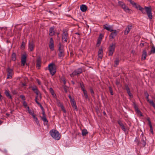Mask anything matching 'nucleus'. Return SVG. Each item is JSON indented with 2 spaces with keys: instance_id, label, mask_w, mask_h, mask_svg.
I'll list each match as a JSON object with an SVG mask.
<instances>
[{
  "instance_id": "nucleus-1",
  "label": "nucleus",
  "mask_w": 155,
  "mask_h": 155,
  "mask_svg": "<svg viewBox=\"0 0 155 155\" xmlns=\"http://www.w3.org/2000/svg\"><path fill=\"white\" fill-rule=\"evenodd\" d=\"M133 6L135 8L137 9L143 13H147L149 18L151 19L152 18V16L151 12V9L150 7H145L144 8H142L140 5L137 4L132 0L130 2Z\"/></svg>"
},
{
  "instance_id": "nucleus-2",
  "label": "nucleus",
  "mask_w": 155,
  "mask_h": 155,
  "mask_svg": "<svg viewBox=\"0 0 155 155\" xmlns=\"http://www.w3.org/2000/svg\"><path fill=\"white\" fill-rule=\"evenodd\" d=\"M50 133L51 137L54 139L57 140L60 139L61 135L57 130H52L50 131Z\"/></svg>"
},
{
  "instance_id": "nucleus-3",
  "label": "nucleus",
  "mask_w": 155,
  "mask_h": 155,
  "mask_svg": "<svg viewBox=\"0 0 155 155\" xmlns=\"http://www.w3.org/2000/svg\"><path fill=\"white\" fill-rule=\"evenodd\" d=\"M50 73L53 76L56 72V68L55 64L53 63L50 64L48 66Z\"/></svg>"
},
{
  "instance_id": "nucleus-4",
  "label": "nucleus",
  "mask_w": 155,
  "mask_h": 155,
  "mask_svg": "<svg viewBox=\"0 0 155 155\" xmlns=\"http://www.w3.org/2000/svg\"><path fill=\"white\" fill-rule=\"evenodd\" d=\"M116 44L115 43H112L110 45L108 48L109 56H112L114 51L115 48L116 47Z\"/></svg>"
},
{
  "instance_id": "nucleus-5",
  "label": "nucleus",
  "mask_w": 155,
  "mask_h": 155,
  "mask_svg": "<svg viewBox=\"0 0 155 155\" xmlns=\"http://www.w3.org/2000/svg\"><path fill=\"white\" fill-rule=\"evenodd\" d=\"M118 4L126 12L130 13V11H131V10L129 9L123 2L120 1H119Z\"/></svg>"
},
{
  "instance_id": "nucleus-6",
  "label": "nucleus",
  "mask_w": 155,
  "mask_h": 155,
  "mask_svg": "<svg viewBox=\"0 0 155 155\" xmlns=\"http://www.w3.org/2000/svg\"><path fill=\"white\" fill-rule=\"evenodd\" d=\"M82 72V69L79 68L77 70H74L73 73L70 74V76L71 77H74V76L78 75L81 74Z\"/></svg>"
},
{
  "instance_id": "nucleus-7",
  "label": "nucleus",
  "mask_w": 155,
  "mask_h": 155,
  "mask_svg": "<svg viewBox=\"0 0 155 155\" xmlns=\"http://www.w3.org/2000/svg\"><path fill=\"white\" fill-rule=\"evenodd\" d=\"M103 28L110 31H113L112 27L108 24H106L103 25Z\"/></svg>"
},
{
  "instance_id": "nucleus-8",
  "label": "nucleus",
  "mask_w": 155,
  "mask_h": 155,
  "mask_svg": "<svg viewBox=\"0 0 155 155\" xmlns=\"http://www.w3.org/2000/svg\"><path fill=\"white\" fill-rule=\"evenodd\" d=\"M54 42L52 38H51L50 39L49 47L51 51L54 50Z\"/></svg>"
},
{
  "instance_id": "nucleus-9",
  "label": "nucleus",
  "mask_w": 155,
  "mask_h": 155,
  "mask_svg": "<svg viewBox=\"0 0 155 155\" xmlns=\"http://www.w3.org/2000/svg\"><path fill=\"white\" fill-rule=\"evenodd\" d=\"M34 44L33 41H29L28 43V48L31 51H32L34 48Z\"/></svg>"
},
{
  "instance_id": "nucleus-10",
  "label": "nucleus",
  "mask_w": 155,
  "mask_h": 155,
  "mask_svg": "<svg viewBox=\"0 0 155 155\" xmlns=\"http://www.w3.org/2000/svg\"><path fill=\"white\" fill-rule=\"evenodd\" d=\"M59 57L60 58H63L64 55V51L62 48L61 46H60L59 48Z\"/></svg>"
},
{
  "instance_id": "nucleus-11",
  "label": "nucleus",
  "mask_w": 155,
  "mask_h": 155,
  "mask_svg": "<svg viewBox=\"0 0 155 155\" xmlns=\"http://www.w3.org/2000/svg\"><path fill=\"white\" fill-rule=\"evenodd\" d=\"M68 38V34L66 31H64L62 34V39L64 41L67 42Z\"/></svg>"
},
{
  "instance_id": "nucleus-12",
  "label": "nucleus",
  "mask_w": 155,
  "mask_h": 155,
  "mask_svg": "<svg viewBox=\"0 0 155 155\" xmlns=\"http://www.w3.org/2000/svg\"><path fill=\"white\" fill-rule=\"evenodd\" d=\"M113 31L109 36L110 39H113L117 35V31L116 30H113Z\"/></svg>"
},
{
  "instance_id": "nucleus-13",
  "label": "nucleus",
  "mask_w": 155,
  "mask_h": 155,
  "mask_svg": "<svg viewBox=\"0 0 155 155\" xmlns=\"http://www.w3.org/2000/svg\"><path fill=\"white\" fill-rule=\"evenodd\" d=\"M132 28V25H129L126 28L124 31V34L127 35L128 34Z\"/></svg>"
},
{
  "instance_id": "nucleus-14",
  "label": "nucleus",
  "mask_w": 155,
  "mask_h": 155,
  "mask_svg": "<svg viewBox=\"0 0 155 155\" xmlns=\"http://www.w3.org/2000/svg\"><path fill=\"white\" fill-rule=\"evenodd\" d=\"M26 54H24L21 57V64L23 66L25 65L26 62Z\"/></svg>"
},
{
  "instance_id": "nucleus-15",
  "label": "nucleus",
  "mask_w": 155,
  "mask_h": 155,
  "mask_svg": "<svg viewBox=\"0 0 155 155\" xmlns=\"http://www.w3.org/2000/svg\"><path fill=\"white\" fill-rule=\"evenodd\" d=\"M49 91L53 98L56 99L57 98V96L54 93L53 89L52 88H50L49 89Z\"/></svg>"
},
{
  "instance_id": "nucleus-16",
  "label": "nucleus",
  "mask_w": 155,
  "mask_h": 155,
  "mask_svg": "<svg viewBox=\"0 0 155 155\" xmlns=\"http://www.w3.org/2000/svg\"><path fill=\"white\" fill-rule=\"evenodd\" d=\"M81 10L83 12H86L87 9V6L85 5H81L80 7Z\"/></svg>"
},
{
  "instance_id": "nucleus-17",
  "label": "nucleus",
  "mask_w": 155,
  "mask_h": 155,
  "mask_svg": "<svg viewBox=\"0 0 155 155\" xmlns=\"http://www.w3.org/2000/svg\"><path fill=\"white\" fill-rule=\"evenodd\" d=\"M41 58H38L36 61V66L38 68H39L41 66Z\"/></svg>"
},
{
  "instance_id": "nucleus-18",
  "label": "nucleus",
  "mask_w": 155,
  "mask_h": 155,
  "mask_svg": "<svg viewBox=\"0 0 155 155\" xmlns=\"http://www.w3.org/2000/svg\"><path fill=\"white\" fill-rule=\"evenodd\" d=\"M71 101V105L72 106V107H73V108H74V109L77 110V106L76 105V103H75V101H74V100H73L72 101Z\"/></svg>"
},
{
  "instance_id": "nucleus-19",
  "label": "nucleus",
  "mask_w": 155,
  "mask_h": 155,
  "mask_svg": "<svg viewBox=\"0 0 155 155\" xmlns=\"http://www.w3.org/2000/svg\"><path fill=\"white\" fill-rule=\"evenodd\" d=\"M49 35L50 36L53 35L55 33L54 28L53 27H51L49 30Z\"/></svg>"
},
{
  "instance_id": "nucleus-20",
  "label": "nucleus",
  "mask_w": 155,
  "mask_h": 155,
  "mask_svg": "<svg viewBox=\"0 0 155 155\" xmlns=\"http://www.w3.org/2000/svg\"><path fill=\"white\" fill-rule=\"evenodd\" d=\"M5 93L7 97H8L10 99H12V96L9 93L8 91L7 90H6L5 91Z\"/></svg>"
},
{
  "instance_id": "nucleus-21",
  "label": "nucleus",
  "mask_w": 155,
  "mask_h": 155,
  "mask_svg": "<svg viewBox=\"0 0 155 155\" xmlns=\"http://www.w3.org/2000/svg\"><path fill=\"white\" fill-rule=\"evenodd\" d=\"M147 56V52L144 50L143 51V53L142 56V60H145L146 59V57Z\"/></svg>"
},
{
  "instance_id": "nucleus-22",
  "label": "nucleus",
  "mask_w": 155,
  "mask_h": 155,
  "mask_svg": "<svg viewBox=\"0 0 155 155\" xmlns=\"http://www.w3.org/2000/svg\"><path fill=\"white\" fill-rule=\"evenodd\" d=\"M147 101L151 105H152L155 109V104L153 101L152 100H150L149 99H148L147 100Z\"/></svg>"
},
{
  "instance_id": "nucleus-23",
  "label": "nucleus",
  "mask_w": 155,
  "mask_h": 155,
  "mask_svg": "<svg viewBox=\"0 0 155 155\" xmlns=\"http://www.w3.org/2000/svg\"><path fill=\"white\" fill-rule=\"evenodd\" d=\"M32 116L34 119L37 124L38 125L39 124V122L37 118L35 116V115L34 114Z\"/></svg>"
},
{
  "instance_id": "nucleus-24",
  "label": "nucleus",
  "mask_w": 155,
  "mask_h": 155,
  "mask_svg": "<svg viewBox=\"0 0 155 155\" xmlns=\"http://www.w3.org/2000/svg\"><path fill=\"white\" fill-rule=\"evenodd\" d=\"M7 74L12 75V69L8 68L7 70Z\"/></svg>"
},
{
  "instance_id": "nucleus-25",
  "label": "nucleus",
  "mask_w": 155,
  "mask_h": 155,
  "mask_svg": "<svg viewBox=\"0 0 155 155\" xmlns=\"http://www.w3.org/2000/svg\"><path fill=\"white\" fill-rule=\"evenodd\" d=\"M87 133V131L86 129H84L82 131V134L83 136H85Z\"/></svg>"
},
{
  "instance_id": "nucleus-26",
  "label": "nucleus",
  "mask_w": 155,
  "mask_h": 155,
  "mask_svg": "<svg viewBox=\"0 0 155 155\" xmlns=\"http://www.w3.org/2000/svg\"><path fill=\"white\" fill-rule=\"evenodd\" d=\"M12 59L13 61H15L16 59V54L13 53H12Z\"/></svg>"
},
{
  "instance_id": "nucleus-27",
  "label": "nucleus",
  "mask_w": 155,
  "mask_h": 155,
  "mask_svg": "<svg viewBox=\"0 0 155 155\" xmlns=\"http://www.w3.org/2000/svg\"><path fill=\"white\" fill-rule=\"evenodd\" d=\"M83 91L84 94V96L85 98L86 99L88 98V96L87 94V91L86 90H84V91Z\"/></svg>"
},
{
  "instance_id": "nucleus-28",
  "label": "nucleus",
  "mask_w": 155,
  "mask_h": 155,
  "mask_svg": "<svg viewBox=\"0 0 155 155\" xmlns=\"http://www.w3.org/2000/svg\"><path fill=\"white\" fill-rule=\"evenodd\" d=\"M41 119L44 122L47 123L48 122V121L46 119V116H42L41 117Z\"/></svg>"
},
{
  "instance_id": "nucleus-29",
  "label": "nucleus",
  "mask_w": 155,
  "mask_h": 155,
  "mask_svg": "<svg viewBox=\"0 0 155 155\" xmlns=\"http://www.w3.org/2000/svg\"><path fill=\"white\" fill-rule=\"evenodd\" d=\"M142 144L143 146H145L146 145V143L145 140H144L143 135L142 137Z\"/></svg>"
},
{
  "instance_id": "nucleus-30",
  "label": "nucleus",
  "mask_w": 155,
  "mask_h": 155,
  "mask_svg": "<svg viewBox=\"0 0 155 155\" xmlns=\"http://www.w3.org/2000/svg\"><path fill=\"white\" fill-rule=\"evenodd\" d=\"M23 104L25 108L29 109V107L28 106L27 104L25 101L23 102Z\"/></svg>"
},
{
  "instance_id": "nucleus-31",
  "label": "nucleus",
  "mask_w": 155,
  "mask_h": 155,
  "mask_svg": "<svg viewBox=\"0 0 155 155\" xmlns=\"http://www.w3.org/2000/svg\"><path fill=\"white\" fill-rule=\"evenodd\" d=\"M136 113L138 115L140 116H142V115L141 114L140 111L138 110H136Z\"/></svg>"
},
{
  "instance_id": "nucleus-32",
  "label": "nucleus",
  "mask_w": 155,
  "mask_h": 155,
  "mask_svg": "<svg viewBox=\"0 0 155 155\" xmlns=\"http://www.w3.org/2000/svg\"><path fill=\"white\" fill-rule=\"evenodd\" d=\"M151 53H155V47L154 46H153L151 48Z\"/></svg>"
},
{
  "instance_id": "nucleus-33",
  "label": "nucleus",
  "mask_w": 155,
  "mask_h": 155,
  "mask_svg": "<svg viewBox=\"0 0 155 155\" xmlns=\"http://www.w3.org/2000/svg\"><path fill=\"white\" fill-rule=\"evenodd\" d=\"M119 62V60L118 58H117L115 61L114 62L116 65L118 64Z\"/></svg>"
},
{
  "instance_id": "nucleus-34",
  "label": "nucleus",
  "mask_w": 155,
  "mask_h": 155,
  "mask_svg": "<svg viewBox=\"0 0 155 155\" xmlns=\"http://www.w3.org/2000/svg\"><path fill=\"white\" fill-rule=\"evenodd\" d=\"M122 130L124 132L126 131V129L125 128V126L123 124L121 127Z\"/></svg>"
},
{
  "instance_id": "nucleus-35",
  "label": "nucleus",
  "mask_w": 155,
  "mask_h": 155,
  "mask_svg": "<svg viewBox=\"0 0 155 155\" xmlns=\"http://www.w3.org/2000/svg\"><path fill=\"white\" fill-rule=\"evenodd\" d=\"M32 89L34 92H35V91L38 90L37 87L35 86L32 87Z\"/></svg>"
},
{
  "instance_id": "nucleus-36",
  "label": "nucleus",
  "mask_w": 155,
  "mask_h": 155,
  "mask_svg": "<svg viewBox=\"0 0 155 155\" xmlns=\"http://www.w3.org/2000/svg\"><path fill=\"white\" fill-rule=\"evenodd\" d=\"M103 49L101 48L99 49L98 51V54H103Z\"/></svg>"
},
{
  "instance_id": "nucleus-37",
  "label": "nucleus",
  "mask_w": 155,
  "mask_h": 155,
  "mask_svg": "<svg viewBox=\"0 0 155 155\" xmlns=\"http://www.w3.org/2000/svg\"><path fill=\"white\" fill-rule=\"evenodd\" d=\"M28 113H29V114L31 115H32V116L34 114V113H33V112H32L30 109H29H29H28Z\"/></svg>"
},
{
  "instance_id": "nucleus-38",
  "label": "nucleus",
  "mask_w": 155,
  "mask_h": 155,
  "mask_svg": "<svg viewBox=\"0 0 155 155\" xmlns=\"http://www.w3.org/2000/svg\"><path fill=\"white\" fill-rule=\"evenodd\" d=\"M147 120L148 121V124L150 126V127H152V126L151 123V122L150 119L149 118H148Z\"/></svg>"
},
{
  "instance_id": "nucleus-39",
  "label": "nucleus",
  "mask_w": 155,
  "mask_h": 155,
  "mask_svg": "<svg viewBox=\"0 0 155 155\" xmlns=\"http://www.w3.org/2000/svg\"><path fill=\"white\" fill-rule=\"evenodd\" d=\"M35 92L36 93V96H38V97L41 94L40 92L38 90L36 91Z\"/></svg>"
},
{
  "instance_id": "nucleus-40",
  "label": "nucleus",
  "mask_w": 155,
  "mask_h": 155,
  "mask_svg": "<svg viewBox=\"0 0 155 155\" xmlns=\"http://www.w3.org/2000/svg\"><path fill=\"white\" fill-rule=\"evenodd\" d=\"M80 87H81L82 90L83 91H84V90H85L84 88V85L83 84H80Z\"/></svg>"
},
{
  "instance_id": "nucleus-41",
  "label": "nucleus",
  "mask_w": 155,
  "mask_h": 155,
  "mask_svg": "<svg viewBox=\"0 0 155 155\" xmlns=\"http://www.w3.org/2000/svg\"><path fill=\"white\" fill-rule=\"evenodd\" d=\"M12 75L7 74V79H11L12 78Z\"/></svg>"
},
{
  "instance_id": "nucleus-42",
  "label": "nucleus",
  "mask_w": 155,
  "mask_h": 155,
  "mask_svg": "<svg viewBox=\"0 0 155 155\" xmlns=\"http://www.w3.org/2000/svg\"><path fill=\"white\" fill-rule=\"evenodd\" d=\"M20 98L23 100H25V99L24 96L23 95H21L20 96Z\"/></svg>"
},
{
  "instance_id": "nucleus-43",
  "label": "nucleus",
  "mask_w": 155,
  "mask_h": 155,
  "mask_svg": "<svg viewBox=\"0 0 155 155\" xmlns=\"http://www.w3.org/2000/svg\"><path fill=\"white\" fill-rule=\"evenodd\" d=\"M25 44L24 42H22V44L21 45V48L23 49L24 48Z\"/></svg>"
},
{
  "instance_id": "nucleus-44",
  "label": "nucleus",
  "mask_w": 155,
  "mask_h": 155,
  "mask_svg": "<svg viewBox=\"0 0 155 155\" xmlns=\"http://www.w3.org/2000/svg\"><path fill=\"white\" fill-rule=\"evenodd\" d=\"M98 58L101 59L103 57V54H98Z\"/></svg>"
},
{
  "instance_id": "nucleus-45",
  "label": "nucleus",
  "mask_w": 155,
  "mask_h": 155,
  "mask_svg": "<svg viewBox=\"0 0 155 155\" xmlns=\"http://www.w3.org/2000/svg\"><path fill=\"white\" fill-rule=\"evenodd\" d=\"M109 91H110L111 94V95H113V91L112 90L111 88V87H110L109 88Z\"/></svg>"
},
{
  "instance_id": "nucleus-46",
  "label": "nucleus",
  "mask_w": 155,
  "mask_h": 155,
  "mask_svg": "<svg viewBox=\"0 0 155 155\" xmlns=\"http://www.w3.org/2000/svg\"><path fill=\"white\" fill-rule=\"evenodd\" d=\"M127 93L130 97L132 98L133 97V95L130 92H129V93Z\"/></svg>"
},
{
  "instance_id": "nucleus-47",
  "label": "nucleus",
  "mask_w": 155,
  "mask_h": 155,
  "mask_svg": "<svg viewBox=\"0 0 155 155\" xmlns=\"http://www.w3.org/2000/svg\"><path fill=\"white\" fill-rule=\"evenodd\" d=\"M150 131L151 133H152V134H153V127H150Z\"/></svg>"
},
{
  "instance_id": "nucleus-48",
  "label": "nucleus",
  "mask_w": 155,
  "mask_h": 155,
  "mask_svg": "<svg viewBox=\"0 0 155 155\" xmlns=\"http://www.w3.org/2000/svg\"><path fill=\"white\" fill-rule=\"evenodd\" d=\"M102 37H103L102 35L101 34L99 36L98 39L101 40Z\"/></svg>"
},
{
  "instance_id": "nucleus-49",
  "label": "nucleus",
  "mask_w": 155,
  "mask_h": 155,
  "mask_svg": "<svg viewBox=\"0 0 155 155\" xmlns=\"http://www.w3.org/2000/svg\"><path fill=\"white\" fill-rule=\"evenodd\" d=\"M36 81L38 84L41 85V82L38 79H37Z\"/></svg>"
},
{
  "instance_id": "nucleus-50",
  "label": "nucleus",
  "mask_w": 155,
  "mask_h": 155,
  "mask_svg": "<svg viewBox=\"0 0 155 155\" xmlns=\"http://www.w3.org/2000/svg\"><path fill=\"white\" fill-rule=\"evenodd\" d=\"M118 124H119V125H120V127L123 125V124L120 121H119L118 122Z\"/></svg>"
},
{
  "instance_id": "nucleus-51",
  "label": "nucleus",
  "mask_w": 155,
  "mask_h": 155,
  "mask_svg": "<svg viewBox=\"0 0 155 155\" xmlns=\"http://www.w3.org/2000/svg\"><path fill=\"white\" fill-rule=\"evenodd\" d=\"M68 97H69V99H70V101H72V100H74L73 99L71 98V96H70V95H69L68 96Z\"/></svg>"
},
{
  "instance_id": "nucleus-52",
  "label": "nucleus",
  "mask_w": 155,
  "mask_h": 155,
  "mask_svg": "<svg viewBox=\"0 0 155 155\" xmlns=\"http://www.w3.org/2000/svg\"><path fill=\"white\" fill-rule=\"evenodd\" d=\"M38 96H36L35 98V101L36 102L37 101H38Z\"/></svg>"
},
{
  "instance_id": "nucleus-53",
  "label": "nucleus",
  "mask_w": 155,
  "mask_h": 155,
  "mask_svg": "<svg viewBox=\"0 0 155 155\" xmlns=\"http://www.w3.org/2000/svg\"><path fill=\"white\" fill-rule=\"evenodd\" d=\"M126 90L127 93H129V92H130V89L128 87H127L126 88Z\"/></svg>"
},
{
  "instance_id": "nucleus-54",
  "label": "nucleus",
  "mask_w": 155,
  "mask_h": 155,
  "mask_svg": "<svg viewBox=\"0 0 155 155\" xmlns=\"http://www.w3.org/2000/svg\"><path fill=\"white\" fill-rule=\"evenodd\" d=\"M40 107H41V109L42 110H44V108L42 106V105H41H41H39Z\"/></svg>"
},
{
  "instance_id": "nucleus-55",
  "label": "nucleus",
  "mask_w": 155,
  "mask_h": 155,
  "mask_svg": "<svg viewBox=\"0 0 155 155\" xmlns=\"http://www.w3.org/2000/svg\"><path fill=\"white\" fill-rule=\"evenodd\" d=\"M42 114H43V116H46L45 114V112L44 110H42Z\"/></svg>"
},
{
  "instance_id": "nucleus-56",
  "label": "nucleus",
  "mask_w": 155,
  "mask_h": 155,
  "mask_svg": "<svg viewBox=\"0 0 155 155\" xmlns=\"http://www.w3.org/2000/svg\"><path fill=\"white\" fill-rule=\"evenodd\" d=\"M134 108H135V111L137 110L138 109V108L137 107V106H136V105H135V106H134Z\"/></svg>"
},
{
  "instance_id": "nucleus-57",
  "label": "nucleus",
  "mask_w": 155,
  "mask_h": 155,
  "mask_svg": "<svg viewBox=\"0 0 155 155\" xmlns=\"http://www.w3.org/2000/svg\"><path fill=\"white\" fill-rule=\"evenodd\" d=\"M101 40H99L98 39V41H97V44H100L101 42Z\"/></svg>"
},
{
  "instance_id": "nucleus-58",
  "label": "nucleus",
  "mask_w": 155,
  "mask_h": 155,
  "mask_svg": "<svg viewBox=\"0 0 155 155\" xmlns=\"http://www.w3.org/2000/svg\"><path fill=\"white\" fill-rule=\"evenodd\" d=\"M90 91H91V94H94V91L92 89H91Z\"/></svg>"
},
{
  "instance_id": "nucleus-59",
  "label": "nucleus",
  "mask_w": 155,
  "mask_h": 155,
  "mask_svg": "<svg viewBox=\"0 0 155 155\" xmlns=\"http://www.w3.org/2000/svg\"><path fill=\"white\" fill-rule=\"evenodd\" d=\"M61 109L62 110H63V109H64V107L62 105L61 106Z\"/></svg>"
},
{
  "instance_id": "nucleus-60",
  "label": "nucleus",
  "mask_w": 155,
  "mask_h": 155,
  "mask_svg": "<svg viewBox=\"0 0 155 155\" xmlns=\"http://www.w3.org/2000/svg\"><path fill=\"white\" fill-rule=\"evenodd\" d=\"M36 103L39 106L41 104L39 102H38V101H37L36 102Z\"/></svg>"
},
{
  "instance_id": "nucleus-61",
  "label": "nucleus",
  "mask_w": 155,
  "mask_h": 155,
  "mask_svg": "<svg viewBox=\"0 0 155 155\" xmlns=\"http://www.w3.org/2000/svg\"><path fill=\"white\" fill-rule=\"evenodd\" d=\"M63 112L64 113H66V110H65V109H63V110H62Z\"/></svg>"
},
{
  "instance_id": "nucleus-62",
  "label": "nucleus",
  "mask_w": 155,
  "mask_h": 155,
  "mask_svg": "<svg viewBox=\"0 0 155 155\" xmlns=\"http://www.w3.org/2000/svg\"><path fill=\"white\" fill-rule=\"evenodd\" d=\"M38 97H39L40 99H41V94H40L38 96Z\"/></svg>"
},
{
  "instance_id": "nucleus-63",
  "label": "nucleus",
  "mask_w": 155,
  "mask_h": 155,
  "mask_svg": "<svg viewBox=\"0 0 155 155\" xmlns=\"http://www.w3.org/2000/svg\"><path fill=\"white\" fill-rule=\"evenodd\" d=\"M149 97V95H148L147 96V97H146V98H147V100H148V99H149V97Z\"/></svg>"
},
{
  "instance_id": "nucleus-64",
  "label": "nucleus",
  "mask_w": 155,
  "mask_h": 155,
  "mask_svg": "<svg viewBox=\"0 0 155 155\" xmlns=\"http://www.w3.org/2000/svg\"><path fill=\"white\" fill-rule=\"evenodd\" d=\"M103 114L104 115H105L106 114L105 112V111L103 112Z\"/></svg>"
}]
</instances>
